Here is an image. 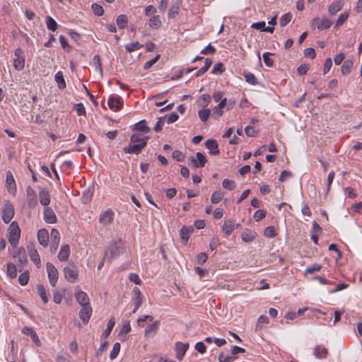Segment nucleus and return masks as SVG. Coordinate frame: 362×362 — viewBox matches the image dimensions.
I'll list each match as a JSON object with an SVG mask.
<instances>
[{
  "mask_svg": "<svg viewBox=\"0 0 362 362\" xmlns=\"http://www.w3.org/2000/svg\"><path fill=\"white\" fill-rule=\"evenodd\" d=\"M21 229L17 221H12L8 229V239L10 245L15 247L20 238Z\"/></svg>",
  "mask_w": 362,
  "mask_h": 362,
  "instance_id": "obj_1",
  "label": "nucleus"
},
{
  "mask_svg": "<svg viewBox=\"0 0 362 362\" xmlns=\"http://www.w3.org/2000/svg\"><path fill=\"white\" fill-rule=\"evenodd\" d=\"M46 269L48 274L49 284L54 287L58 281L59 273L57 268L53 264L47 262L46 264Z\"/></svg>",
  "mask_w": 362,
  "mask_h": 362,
  "instance_id": "obj_2",
  "label": "nucleus"
},
{
  "mask_svg": "<svg viewBox=\"0 0 362 362\" xmlns=\"http://www.w3.org/2000/svg\"><path fill=\"white\" fill-rule=\"evenodd\" d=\"M146 146V141H141L140 144L132 143L123 148L125 153L139 154L142 150Z\"/></svg>",
  "mask_w": 362,
  "mask_h": 362,
  "instance_id": "obj_3",
  "label": "nucleus"
},
{
  "mask_svg": "<svg viewBox=\"0 0 362 362\" xmlns=\"http://www.w3.org/2000/svg\"><path fill=\"white\" fill-rule=\"evenodd\" d=\"M15 59L13 66L17 71H21L25 67V57L23 55V50L18 47L14 52Z\"/></svg>",
  "mask_w": 362,
  "mask_h": 362,
  "instance_id": "obj_4",
  "label": "nucleus"
},
{
  "mask_svg": "<svg viewBox=\"0 0 362 362\" xmlns=\"http://www.w3.org/2000/svg\"><path fill=\"white\" fill-rule=\"evenodd\" d=\"M207 160L205 156L201 152L196 153V158H189V165L194 168H203Z\"/></svg>",
  "mask_w": 362,
  "mask_h": 362,
  "instance_id": "obj_5",
  "label": "nucleus"
},
{
  "mask_svg": "<svg viewBox=\"0 0 362 362\" xmlns=\"http://www.w3.org/2000/svg\"><path fill=\"white\" fill-rule=\"evenodd\" d=\"M14 216V207L13 206L7 201L3 209L2 220L5 223H8Z\"/></svg>",
  "mask_w": 362,
  "mask_h": 362,
  "instance_id": "obj_6",
  "label": "nucleus"
},
{
  "mask_svg": "<svg viewBox=\"0 0 362 362\" xmlns=\"http://www.w3.org/2000/svg\"><path fill=\"white\" fill-rule=\"evenodd\" d=\"M132 293L133 296L132 300L133 301L134 305V308L132 310V313H135L142 304L143 295L138 287H134L133 288Z\"/></svg>",
  "mask_w": 362,
  "mask_h": 362,
  "instance_id": "obj_7",
  "label": "nucleus"
},
{
  "mask_svg": "<svg viewBox=\"0 0 362 362\" xmlns=\"http://www.w3.org/2000/svg\"><path fill=\"white\" fill-rule=\"evenodd\" d=\"M6 187L10 194L16 195L17 192L16 184L13 175L10 170L6 173Z\"/></svg>",
  "mask_w": 362,
  "mask_h": 362,
  "instance_id": "obj_8",
  "label": "nucleus"
},
{
  "mask_svg": "<svg viewBox=\"0 0 362 362\" xmlns=\"http://www.w3.org/2000/svg\"><path fill=\"white\" fill-rule=\"evenodd\" d=\"M26 198L28 208L34 209L37 204V194L30 186L26 188Z\"/></svg>",
  "mask_w": 362,
  "mask_h": 362,
  "instance_id": "obj_9",
  "label": "nucleus"
},
{
  "mask_svg": "<svg viewBox=\"0 0 362 362\" xmlns=\"http://www.w3.org/2000/svg\"><path fill=\"white\" fill-rule=\"evenodd\" d=\"M64 273L65 279L70 283H74L78 279V273L75 266L72 267H65L64 268Z\"/></svg>",
  "mask_w": 362,
  "mask_h": 362,
  "instance_id": "obj_10",
  "label": "nucleus"
},
{
  "mask_svg": "<svg viewBox=\"0 0 362 362\" xmlns=\"http://www.w3.org/2000/svg\"><path fill=\"white\" fill-rule=\"evenodd\" d=\"M93 310L90 305H86L81 306V309L79 311V317L83 322L87 324L92 315Z\"/></svg>",
  "mask_w": 362,
  "mask_h": 362,
  "instance_id": "obj_11",
  "label": "nucleus"
},
{
  "mask_svg": "<svg viewBox=\"0 0 362 362\" xmlns=\"http://www.w3.org/2000/svg\"><path fill=\"white\" fill-rule=\"evenodd\" d=\"M189 343L176 342L175 349L176 351V358L181 361L182 360L186 351L189 349Z\"/></svg>",
  "mask_w": 362,
  "mask_h": 362,
  "instance_id": "obj_12",
  "label": "nucleus"
},
{
  "mask_svg": "<svg viewBox=\"0 0 362 362\" xmlns=\"http://www.w3.org/2000/svg\"><path fill=\"white\" fill-rule=\"evenodd\" d=\"M43 218L45 221L48 223H55L57 221V218L54 211L51 207L49 206L44 208Z\"/></svg>",
  "mask_w": 362,
  "mask_h": 362,
  "instance_id": "obj_13",
  "label": "nucleus"
},
{
  "mask_svg": "<svg viewBox=\"0 0 362 362\" xmlns=\"http://www.w3.org/2000/svg\"><path fill=\"white\" fill-rule=\"evenodd\" d=\"M114 212L111 209L102 212L99 217V221L103 225L110 224L114 219Z\"/></svg>",
  "mask_w": 362,
  "mask_h": 362,
  "instance_id": "obj_14",
  "label": "nucleus"
},
{
  "mask_svg": "<svg viewBox=\"0 0 362 362\" xmlns=\"http://www.w3.org/2000/svg\"><path fill=\"white\" fill-rule=\"evenodd\" d=\"M313 24L316 25L318 30H323L330 28L332 23L328 18H315Z\"/></svg>",
  "mask_w": 362,
  "mask_h": 362,
  "instance_id": "obj_15",
  "label": "nucleus"
},
{
  "mask_svg": "<svg viewBox=\"0 0 362 362\" xmlns=\"http://www.w3.org/2000/svg\"><path fill=\"white\" fill-rule=\"evenodd\" d=\"M109 107L113 111H118L122 108V102L119 96H110L107 101Z\"/></svg>",
  "mask_w": 362,
  "mask_h": 362,
  "instance_id": "obj_16",
  "label": "nucleus"
},
{
  "mask_svg": "<svg viewBox=\"0 0 362 362\" xmlns=\"http://www.w3.org/2000/svg\"><path fill=\"white\" fill-rule=\"evenodd\" d=\"M28 250L30 259L39 268L41 266V261L38 252L37 251L33 245L28 246Z\"/></svg>",
  "mask_w": 362,
  "mask_h": 362,
  "instance_id": "obj_17",
  "label": "nucleus"
},
{
  "mask_svg": "<svg viewBox=\"0 0 362 362\" xmlns=\"http://www.w3.org/2000/svg\"><path fill=\"white\" fill-rule=\"evenodd\" d=\"M160 321L156 320L153 322L151 325H148L145 329V337H153L158 332V330L160 327Z\"/></svg>",
  "mask_w": 362,
  "mask_h": 362,
  "instance_id": "obj_18",
  "label": "nucleus"
},
{
  "mask_svg": "<svg viewBox=\"0 0 362 362\" xmlns=\"http://www.w3.org/2000/svg\"><path fill=\"white\" fill-rule=\"evenodd\" d=\"M205 146L212 155H218L220 153L218 144L215 139H208L204 142Z\"/></svg>",
  "mask_w": 362,
  "mask_h": 362,
  "instance_id": "obj_19",
  "label": "nucleus"
},
{
  "mask_svg": "<svg viewBox=\"0 0 362 362\" xmlns=\"http://www.w3.org/2000/svg\"><path fill=\"white\" fill-rule=\"evenodd\" d=\"M38 196H39L40 203L45 207L48 206V205L50 203V194H49V191L45 188H42L39 192Z\"/></svg>",
  "mask_w": 362,
  "mask_h": 362,
  "instance_id": "obj_20",
  "label": "nucleus"
},
{
  "mask_svg": "<svg viewBox=\"0 0 362 362\" xmlns=\"http://www.w3.org/2000/svg\"><path fill=\"white\" fill-rule=\"evenodd\" d=\"M37 240L39 241V243L41 245H42L43 247H47L48 245L49 233L46 229H45V228L40 229L37 231Z\"/></svg>",
  "mask_w": 362,
  "mask_h": 362,
  "instance_id": "obj_21",
  "label": "nucleus"
},
{
  "mask_svg": "<svg viewBox=\"0 0 362 362\" xmlns=\"http://www.w3.org/2000/svg\"><path fill=\"white\" fill-rule=\"evenodd\" d=\"M75 298H76V300H77V302L81 306L90 304V302H89L90 300H89V298H88L87 293L82 291H78L77 293H76Z\"/></svg>",
  "mask_w": 362,
  "mask_h": 362,
  "instance_id": "obj_22",
  "label": "nucleus"
},
{
  "mask_svg": "<svg viewBox=\"0 0 362 362\" xmlns=\"http://www.w3.org/2000/svg\"><path fill=\"white\" fill-rule=\"evenodd\" d=\"M181 3L182 1L180 0H177L172 4L168 13L169 18H175L179 13L181 7Z\"/></svg>",
  "mask_w": 362,
  "mask_h": 362,
  "instance_id": "obj_23",
  "label": "nucleus"
},
{
  "mask_svg": "<svg viewBox=\"0 0 362 362\" xmlns=\"http://www.w3.org/2000/svg\"><path fill=\"white\" fill-rule=\"evenodd\" d=\"M70 255V247L69 245H63L61 247L58 254V259L62 262H65L69 259Z\"/></svg>",
  "mask_w": 362,
  "mask_h": 362,
  "instance_id": "obj_24",
  "label": "nucleus"
},
{
  "mask_svg": "<svg viewBox=\"0 0 362 362\" xmlns=\"http://www.w3.org/2000/svg\"><path fill=\"white\" fill-rule=\"evenodd\" d=\"M329 354L328 350L323 346H317L314 349V355L319 359L325 358Z\"/></svg>",
  "mask_w": 362,
  "mask_h": 362,
  "instance_id": "obj_25",
  "label": "nucleus"
},
{
  "mask_svg": "<svg viewBox=\"0 0 362 362\" xmlns=\"http://www.w3.org/2000/svg\"><path fill=\"white\" fill-rule=\"evenodd\" d=\"M193 232H194V228L192 226H189V227L183 226L180 229V237H181L182 240L185 243H187L189 240V235Z\"/></svg>",
  "mask_w": 362,
  "mask_h": 362,
  "instance_id": "obj_26",
  "label": "nucleus"
},
{
  "mask_svg": "<svg viewBox=\"0 0 362 362\" xmlns=\"http://www.w3.org/2000/svg\"><path fill=\"white\" fill-rule=\"evenodd\" d=\"M255 237L256 233L250 229H245L241 235V238L243 241L245 243H250L255 238Z\"/></svg>",
  "mask_w": 362,
  "mask_h": 362,
  "instance_id": "obj_27",
  "label": "nucleus"
},
{
  "mask_svg": "<svg viewBox=\"0 0 362 362\" xmlns=\"http://www.w3.org/2000/svg\"><path fill=\"white\" fill-rule=\"evenodd\" d=\"M235 104V101L233 99L227 100V98H224L219 101L218 106H219L220 108H226L227 110H230L233 107Z\"/></svg>",
  "mask_w": 362,
  "mask_h": 362,
  "instance_id": "obj_28",
  "label": "nucleus"
},
{
  "mask_svg": "<svg viewBox=\"0 0 362 362\" xmlns=\"http://www.w3.org/2000/svg\"><path fill=\"white\" fill-rule=\"evenodd\" d=\"M150 128L146 125V120H141L135 124L133 132L148 133Z\"/></svg>",
  "mask_w": 362,
  "mask_h": 362,
  "instance_id": "obj_29",
  "label": "nucleus"
},
{
  "mask_svg": "<svg viewBox=\"0 0 362 362\" xmlns=\"http://www.w3.org/2000/svg\"><path fill=\"white\" fill-rule=\"evenodd\" d=\"M115 325V318L114 317L110 318L107 322V327H106L105 330L103 332V333L101 335L102 339H105L109 337Z\"/></svg>",
  "mask_w": 362,
  "mask_h": 362,
  "instance_id": "obj_30",
  "label": "nucleus"
},
{
  "mask_svg": "<svg viewBox=\"0 0 362 362\" xmlns=\"http://www.w3.org/2000/svg\"><path fill=\"white\" fill-rule=\"evenodd\" d=\"M161 25L162 22L160 21V16L158 15L152 16L148 21V25L153 29L159 28Z\"/></svg>",
  "mask_w": 362,
  "mask_h": 362,
  "instance_id": "obj_31",
  "label": "nucleus"
},
{
  "mask_svg": "<svg viewBox=\"0 0 362 362\" xmlns=\"http://www.w3.org/2000/svg\"><path fill=\"white\" fill-rule=\"evenodd\" d=\"M36 289H37V294L40 296V297L41 298L43 303H47L48 302L49 299H48L47 291H46L45 288L44 287V286H42V284H37L36 286Z\"/></svg>",
  "mask_w": 362,
  "mask_h": 362,
  "instance_id": "obj_32",
  "label": "nucleus"
},
{
  "mask_svg": "<svg viewBox=\"0 0 362 362\" xmlns=\"http://www.w3.org/2000/svg\"><path fill=\"white\" fill-rule=\"evenodd\" d=\"M234 229V224L233 221L230 220H227L224 222L222 226V231L225 233L226 236L230 235Z\"/></svg>",
  "mask_w": 362,
  "mask_h": 362,
  "instance_id": "obj_33",
  "label": "nucleus"
},
{
  "mask_svg": "<svg viewBox=\"0 0 362 362\" xmlns=\"http://www.w3.org/2000/svg\"><path fill=\"white\" fill-rule=\"evenodd\" d=\"M343 3L340 1L334 2L328 8V12L330 15L334 16L343 7Z\"/></svg>",
  "mask_w": 362,
  "mask_h": 362,
  "instance_id": "obj_34",
  "label": "nucleus"
},
{
  "mask_svg": "<svg viewBox=\"0 0 362 362\" xmlns=\"http://www.w3.org/2000/svg\"><path fill=\"white\" fill-rule=\"evenodd\" d=\"M128 17L124 14H120L116 19V23L119 28L124 29L127 27Z\"/></svg>",
  "mask_w": 362,
  "mask_h": 362,
  "instance_id": "obj_35",
  "label": "nucleus"
},
{
  "mask_svg": "<svg viewBox=\"0 0 362 362\" xmlns=\"http://www.w3.org/2000/svg\"><path fill=\"white\" fill-rule=\"evenodd\" d=\"M148 136H144L141 134L134 132V133L130 136L131 143H138L140 144L141 141H148Z\"/></svg>",
  "mask_w": 362,
  "mask_h": 362,
  "instance_id": "obj_36",
  "label": "nucleus"
},
{
  "mask_svg": "<svg viewBox=\"0 0 362 362\" xmlns=\"http://www.w3.org/2000/svg\"><path fill=\"white\" fill-rule=\"evenodd\" d=\"M54 79L56 83H57V86L59 88L64 89L66 88V82L64 78L63 72L61 71H59L57 72V74L54 76Z\"/></svg>",
  "mask_w": 362,
  "mask_h": 362,
  "instance_id": "obj_37",
  "label": "nucleus"
},
{
  "mask_svg": "<svg viewBox=\"0 0 362 362\" xmlns=\"http://www.w3.org/2000/svg\"><path fill=\"white\" fill-rule=\"evenodd\" d=\"M117 255V247L115 244L111 245L105 252V258L112 259Z\"/></svg>",
  "mask_w": 362,
  "mask_h": 362,
  "instance_id": "obj_38",
  "label": "nucleus"
},
{
  "mask_svg": "<svg viewBox=\"0 0 362 362\" xmlns=\"http://www.w3.org/2000/svg\"><path fill=\"white\" fill-rule=\"evenodd\" d=\"M353 62L350 59H346L344 61V64L341 66V71L343 75H347L351 71L353 67Z\"/></svg>",
  "mask_w": 362,
  "mask_h": 362,
  "instance_id": "obj_39",
  "label": "nucleus"
},
{
  "mask_svg": "<svg viewBox=\"0 0 362 362\" xmlns=\"http://www.w3.org/2000/svg\"><path fill=\"white\" fill-rule=\"evenodd\" d=\"M143 47V45L139 42H133L125 45V49L127 52H133L136 50H139Z\"/></svg>",
  "mask_w": 362,
  "mask_h": 362,
  "instance_id": "obj_40",
  "label": "nucleus"
},
{
  "mask_svg": "<svg viewBox=\"0 0 362 362\" xmlns=\"http://www.w3.org/2000/svg\"><path fill=\"white\" fill-rule=\"evenodd\" d=\"M211 115V110L209 108H203L198 111V116L202 122H206Z\"/></svg>",
  "mask_w": 362,
  "mask_h": 362,
  "instance_id": "obj_41",
  "label": "nucleus"
},
{
  "mask_svg": "<svg viewBox=\"0 0 362 362\" xmlns=\"http://www.w3.org/2000/svg\"><path fill=\"white\" fill-rule=\"evenodd\" d=\"M252 28L261 31H268L272 33V27L266 26L264 21L254 23L252 25Z\"/></svg>",
  "mask_w": 362,
  "mask_h": 362,
  "instance_id": "obj_42",
  "label": "nucleus"
},
{
  "mask_svg": "<svg viewBox=\"0 0 362 362\" xmlns=\"http://www.w3.org/2000/svg\"><path fill=\"white\" fill-rule=\"evenodd\" d=\"M211 64H212V61L209 59V58H206L205 59V62H204V65L203 67H202L197 73H196V76L197 77H199L200 76H202V74H204V73H206L209 69L210 68V66H211Z\"/></svg>",
  "mask_w": 362,
  "mask_h": 362,
  "instance_id": "obj_43",
  "label": "nucleus"
},
{
  "mask_svg": "<svg viewBox=\"0 0 362 362\" xmlns=\"http://www.w3.org/2000/svg\"><path fill=\"white\" fill-rule=\"evenodd\" d=\"M46 25L48 30L55 31L57 29V23L51 16L46 17Z\"/></svg>",
  "mask_w": 362,
  "mask_h": 362,
  "instance_id": "obj_44",
  "label": "nucleus"
},
{
  "mask_svg": "<svg viewBox=\"0 0 362 362\" xmlns=\"http://www.w3.org/2000/svg\"><path fill=\"white\" fill-rule=\"evenodd\" d=\"M223 196V192L221 191H215L211 196V203L214 204L219 203L222 200Z\"/></svg>",
  "mask_w": 362,
  "mask_h": 362,
  "instance_id": "obj_45",
  "label": "nucleus"
},
{
  "mask_svg": "<svg viewBox=\"0 0 362 362\" xmlns=\"http://www.w3.org/2000/svg\"><path fill=\"white\" fill-rule=\"evenodd\" d=\"M7 274L11 279H14L16 277L17 269L13 263L9 262L7 264Z\"/></svg>",
  "mask_w": 362,
  "mask_h": 362,
  "instance_id": "obj_46",
  "label": "nucleus"
},
{
  "mask_svg": "<svg viewBox=\"0 0 362 362\" xmlns=\"http://www.w3.org/2000/svg\"><path fill=\"white\" fill-rule=\"evenodd\" d=\"M269 323V318L266 315H261L258 320L256 325V331H257L259 329L262 328L265 325H268Z\"/></svg>",
  "mask_w": 362,
  "mask_h": 362,
  "instance_id": "obj_47",
  "label": "nucleus"
},
{
  "mask_svg": "<svg viewBox=\"0 0 362 362\" xmlns=\"http://www.w3.org/2000/svg\"><path fill=\"white\" fill-rule=\"evenodd\" d=\"M223 187L228 190H233L236 187V183L233 180L224 179L222 182Z\"/></svg>",
  "mask_w": 362,
  "mask_h": 362,
  "instance_id": "obj_48",
  "label": "nucleus"
},
{
  "mask_svg": "<svg viewBox=\"0 0 362 362\" xmlns=\"http://www.w3.org/2000/svg\"><path fill=\"white\" fill-rule=\"evenodd\" d=\"M120 344L119 342H116L114 344L110 354V359L113 360L116 358L119 353L120 351Z\"/></svg>",
  "mask_w": 362,
  "mask_h": 362,
  "instance_id": "obj_49",
  "label": "nucleus"
},
{
  "mask_svg": "<svg viewBox=\"0 0 362 362\" xmlns=\"http://www.w3.org/2000/svg\"><path fill=\"white\" fill-rule=\"evenodd\" d=\"M219 362H230L235 359V357L231 355L225 354L223 351H222L218 357Z\"/></svg>",
  "mask_w": 362,
  "mask_h": 362,
  "instance_id": "obj_50",
  "label": "nucleus"
},
{
  "mask_svg": "<svg viewBox=\"0 0 362 362\" xmlns=\"http://www.w3.org/2000/svg\"><path fill=\"white\" fill-rule=\"evenodd\" d=\"M30 279L29 273L28 272H23L18 276V282L21 286H25L28 284Z\"/></svg>",
  "mask_w": 362,
  "mask_h": 362,
  "instance_id": "obj_51",
  "label": "nucleus"
},
{
  "mask_svg": "<svg viewBox=\"0 0 362 362\" xmlns=\"http://www.w3.org/2000/svg\"><path fill=\"white\" fill-rule=\"evenodd\" d=\"M91 7H92L93 11L95 15H96L98 16H101L103 15L104 9H103V6H100V4H93Z\"/></svg>",
  "mask_w": 362,
  "mask_h": 362,
  "instance_id": "obj_52",
  "label": "nucleus"
},
{
  "mask_svg": "<svg viewBox=\"0 0 362 362\" xmlns=\"http://www.w3.org/2000/svg\"><path fill=\"white\" fill-rule=\"evenodd\" d=\"M51 239L52 242L56 244H59L60 240V234L57 229L52 228L51 230Z\"/></svg>",
  "mask_w": 362,
  "mask_h": 362,
  "instance_id": "obj_53",
  "label": "nucleus"
},
{
  "mask_svg": "<svg viewBox=\"0 0 362 362\" xmlns=\"http://www.w3.org/2000/svg\"><path fill=\"white\" fill-rule=\"evenodd\" d=\"M172 157L178 162L184 161L185 158L182 152L179 150H175L172 153Z\"/></svg>",
  "mask_w": 362,
  "mask_h": 362,
  "instance_id": "obj_54",
  "label": "nucleus"
},
{
  "mask_svg": "<svg viewBox=\"0 0 362 362\" xmlns=\"http://www.w3.org/2000/svg\"><path fill=\"white\" fill-rule=\"evenodd\" d=\"M292 18V15L290 13H285L280 18V25L281 27H284L287 25Z\"/></svg>",
  "mask_w": 362,
  "mask_h": 362,
  "instance_id": "obj_55",
  "label": "nucleus"
},
{
  "mask_svg": "<svg viewBox=\"0 0 362 362\" xmlns=\"http://www.w3.org/2000/svg\"><path fill=\"white\" fill-rule=\"evenodd\" d=\"M160 59V54H157L154 58L151 59V60L146 62L144 65V69L145 70H148L152 67L153 64H155L158 59Z\"/></svg>",
  "mask_w": 362,
  "mask_h": 362,
  "instance_id": "obj_56",
  "label": "nucleus"
},
{
  "mask_svg": "<svg viewBox=\"0 0 362 362\" xmlns=\"http://www.w3.org/2000/svg\"><path fill=\"white\" fill-rule=\"evenodd\" d=\"M208 259V255L205 252H201L196 257V261L198 264H204Z\"/></svg>",
  "mask_w": 362,
  "mask_h": 362,
  "instance_id": "obj_57",
  "label": "nucleus"
},
{
  "mask_svg": "<svg viewBox=\"0 0 362 362\" xmlns=\"http://www.w3.org/2000/svg\"><path fill=\"white\" fill-rule=\"evenodd\" d=\"M245 81L251 85H256L257 83V81L256 80L255 75L252 73H245Z\"/></svg>",
  "mask_w": 362,
  "mask_h": 362,
  "instance_id": "obj_58",
  "label": "nucleus"
},
{
  "mask_svg": "<svg viewBox=\"0 0 362 362\" xmlns=\"http://www.w3.org/2000/svg\"><path fill=\"white\" fill-rule=\"evenodd\" d=\"M223 115V110L222 108H220L219 106L216 105L212 109V117L214 119H217L219 117H221Z\"/></svg>",
  "mask_w": 362,
  "mask_h": 362,
  "instance_id": "obj_59",
  "label": "nucleus"
},
{
  "mask_svg": "<svg viewBox=\"0 0 362 362\" xmlns=\"http://www.w3.org/2000/svg\"><path fill=\"white\" fill-rule=\"evenodd\" d=\"M220 241L218 237H214L211 238L209 243V247L211 250L214 251L217 249V247L220 245Z\"/></svg>",
  "mask_w": 362,
  "mask_h": 362,
  "instance_id": "obj_60",
  "label": "nucleus"
},
{
  "mask_svg": "<svg viewBox=\"0 0 362 362\" xmlns=\"http://www.w3.org/2000/svg\"><path fill=\"white\" fill-rule=\"evenodd\" d=\"M216 48L209 44L204 49L202 50L201 53L205 55L213 54L216 52Z\"/></svg>",
  "mask_w": 362,
  "mask_h": 362,
  "instance_id": "obj_61",
  "label": "nucleus"
},
{
  "mask_svg": "<svg viewBox=\"0 0 362 362\" xmlns=\"http://www.w3.org/2000/svg\"><path fill=\"white\" fill-rule=\"evenodd\" d=\"M166 117H160L158 118L157 123L154 127V130L156 132H160L163 129V124L165 120Z\"/></svg>",
  "mask_w": 362,
  "mask_h": 362,
  "instance_id": "obj_62",
  "label": "nucleus"
},
{
  "mask_svg": "<svg viewBox=\"0 0 362 362\" xmlns=\"http://www.w3.org/2000/svg\"><path fill=\"white\" fill-rule=\"evenodd\" d=\"M266 216V212L262 209H259L255 212L254 218L256 221H259L264 218Z\"/></svg>",
  "mask_w": 362,
  "mask_h": 362,
  "instance_id": "obj_63",
  "label": "nucleus"
},
{
  "mask_svg": "<svg viewBox=\"0 0 362 362\" xmlns=\"http://www.w3.org/2000/svg\"><path fill=\"white\" fill-rule=\"evenodd\" d=\"M194 348L199 353L202 354L206 353V347L205 344L202 341L196 343Z\"/></svg>",
  "mask_w": 362,
  "mask_h": 362,
  "instance_id": "obj_64",
  "label": "nucleus"
}]
</instances>
